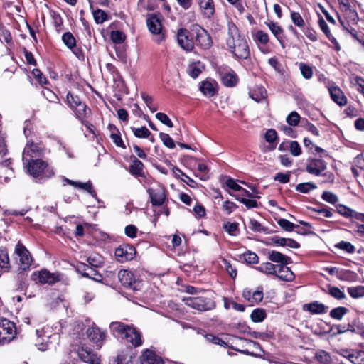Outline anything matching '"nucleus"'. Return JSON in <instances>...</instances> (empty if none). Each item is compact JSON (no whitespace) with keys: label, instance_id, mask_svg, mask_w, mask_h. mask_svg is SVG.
<instances>
[{"label":"nucleus","instance_id":"obj_1","mask_svg":"<svg viewBox=\"0 0 364 364\" xmlns=\"http://www.w3.org/2000/svg\"><path fill=\"white\" fill-rule=\"evenodd\" d=\"M228 27V50L238 59H247L250 56V50L246 39L240 35L238 28L233 23L229 22Z\"/></svg>","mask_w":364,"mask_h":364},{"label":"nucleus","instance_id":"obj_2","mask_svg":"<svg viewBox=\"0 0 364 364\" xmlns=\"http://www.w3.org/2000/svg\"><path fill=\"white\" fill-rule=\"evenodd\" d=\"M110 329L114 336L130 343L133 346H141V333L133 326H128L121 322H112Z\"/></svg>","mask_w":364,"mask_h":364},{"label":"nucleus","instance_id":"obj_3","mask_svg":"<svg viewBox=\"0 0 364 364\" xmlns=\"http://www.w3.org/2000/svg\"><path fill=\"white\" fill-rule=\"evenodd\" d=\"M327 168L326 163L321 159L309 158L306 162V171L312 175L322 176L326 178L324 182H333L334 176L330 172L323 173Z\"/></svg>","mask_w":364,"mask_h":364},{"label":"nucleus","instance_id":"obj_4","mask_svg":"<svg viewBox=\"0 0 364 364\" xmlns=\"http://www.w3.org/2000/svg\"><path fill=\"white\" fill-rule=\"evenodd\" d=\"M27 172L34 178L45 177L50 178L53 175V170L48 167L46 162L41 159L28 161L24 164Z\"/></svg>","mask_w":364,"mask_h":364},{"label":"nucleus","instance_id":"obj_5","mask_svg":"<svg viewBox=\"0 0 364 364\" xmlns=\"http://www.w3.org/2000/svg\"><path fill=\"white\" fill-rule=\"evenodd\" d=\"M16 335L14 323L6 319H0V345L11 342Z\"/></svg>","mask_w":364,"mask_h":364},{"label":"nucleus","instance_id":"obj_6","mask_svg":"<svg viewBox=\"0 0 364 364\" xmlns=\"http://www.w3.org/2000/svg\"><path fill=\"white\" fill-rule=\"evenodd\" d=\"M146 25L149 31L156 36V41L161 43L165 38L163 32L161 16L156 14H150L146 18Z\"/></svg>","mask_w":364,"mask_h":364},{"label":"nucleus","instance_id":"obj_7","mask_svg":"<svg viewBox=\"0 0 364 364\" xmlns=\"http://www.w3.org/2000/svg\"><path fill=\"white\" fill-rule=\"evenodd\" d=\"M33 280L38 284L52 285L60 281L61 274L58 272H50L47 269L34 272L32 274Z\"/></svg>","mask_w":364,"mask_h":364},{"label":"nucleus","instance_id":"obj_8","mask_svg":"<svg viewBox=\"0 0 364 364\" xmlns=\"http://www.w3.org/2000/svg\"><path fill=\"white\" fill-rule=\"evenodd\" d=\"M14 253L17 256L16 259L19 268L22 270L28 269L32 264L33 259L29 251L21 242L16 245Z\"/></svg>","mask_w":364,"mask_h":364},{"label":"nucleus","instance_id":"obj_9","mask_svg":"<svg viewBox=\"0 0 364 364\" xmlns=\"http://www.w3.org/2000/svg\"><path fill=\"white\" fill-rule=\"evenodd\" d=\"M183 300L185 304L188 306L200 311L210 310L215 306L214 303L211 299L202 296H189L184 298Z\"/></svg>","mask_w":364,"mask_h":364},{"label":"nucleus","instance_id":"obj_10","mask_svg":"<svg viewBox=\"0 0 364 364\" xmlns=\"http://www.w3.org/2000/svg\"><path fill=\"white\" fill-rule=\"evenodd\" d=\"M86 335L97 348L102 347L106 338L105 332L94 325L87 329Z\"/></svg>","mask_w":364,"mask_h":364},{"label":"nucleus","instance_id":"obj_11","mask_svg":"<svg viewBox=\"0 0 364 364\" xmlns=\"http://www.w3.org/2000/svg\"><path fill=\"white\" fill-rule=\"evenodd\" d=\"M79 358L84 363L89 364H100V357L95 353L88 347L82 345L77 350Z\"/></svg>","mask_w":364,"mask_h":364},{"label":"nucleus","instance_id":"obj_12","mask_svg":"<svg viewBox=\"0 0 364 364\" xmlns=\"http://www.w3.org/2000/svg\"><path fill=\"white\" fill-rule=\"evenodd\" d=\"M178 43L181 48L186 51H191L194 48V43L190 37L188 30L181 28L177 32Z\"/></svg>","mask_w":364,"mask_h":364},{"label":"nucleus","instance_id":"obj_13","mask_svg":"<svg viewBox=\"0 0 364 364\" xmlns=\"http://www.w3.org/2000/svg\"><path fill=\"white\" fill-rule=\"evenodd\" d=\"M196 41L198 46L203 49H208L212 45V39L208 32L201 27L196 28Z\"/></svg>","mask_w":364,"mask_h":364},{"label":"nucleus","instance_id":"obj_14","mask_svg":"<svg viewBox=\"0 0 364 364\" xmlns=\"http://www.w3.org/2000/svg\"><path fill=\"white\" fill-rule=\"evenodd\" d=\"M41 154V149L38 144L28 143L23 151L22 160L23 164H26L28 161L34 160L33 158L39 156Z\"/></svg>","mask_w":364,"mask_h":364},{"label":"nucleus","instance_id":"obj_15","mask_svg":"<svg viewBox=\"0 0 364 364\" xmlns=\"http://www.w3.org/2000/svg\"><path fill=\"white\" fill-rule=\"evenodd\" d=\"M135 254L134 249L128 245L120 246L115 250V257L120 262L132 259Z\"/></svg>","mask_w":364,"mask_h":364},{"label":"nucleus","instance_id":"obj_16","mask_svg":"<svg viewBox=\"0 0 364 364\" xmlns=\"http://www.w3.org/2000/svg\"><path fill=\"white\" fill-rule=\"evenodd\" d=\"M152 205H161L166 198L164 189L158 186L156 188H149L147 191Z\"/></svg>","mask_w":364,"mask_h":364},{"label":"nucleus","instance_id":"obj_17","mask_svg":"<svg viewBox=\"0 0 364 364\" xmlns=\"http://www.w3.org/2000/svg\"><path fill=\"white\" fill-rule=\"evenodd\" d=\"M218 83L213 80H205L200 82L199 90L206 97H210L217 93Z\"/></svg>","mask_w":364,"mask_h":364},{"label":"nucleus","instance_id":"obj_18","mask_svg":"<svg viewBox=\"0 0 364 364\" xmlns=\"http://www.w3.org/2000/svg\"><path fill=\"white\" fill-rule=\"evenodd\" d=\"M36 346L39 350L44 351L48 349L49 345L50 336L46 335L45 329L36 330Z\"/></svg>","mask_w":364,"mask_h":364},{"label":"nucleus","instance_id":"obj_19","mask_svg":"<svg viewBox=\"0 0 364 364\" xmlns=\"http://www.w3.org/2000/svg\"><path fill=\"white\" fill-rule=\"evenodd\" d=\"M198 5L203 16L211 18L215 14V4L213 0H198Z\"/></svg>","mask_w":364,"mask_h":364},{"label":"nucleus","instance_id":"obj_20","mask_svg":"<svg viewBox=\"0 0 364 364\" xmlns=\"http://www.w3.org/2000/svg\"><path fill=\"white\" fill-rule=\"evenodd\" d=\"M141 364H163V360L159 355L153 351L146 349L141 356Z\"/></svg>","mask_w":364,"mask_h":364},{"label":"nucleus","instance_id":"obj_21","mask_svg":"<svg viewBox=\"0 0 364 364\" xmlns=\"http://www.w3.org/2000/svg\"><path fill=\"white\" fill-rule=\"evenodd\" d=\"M331 99L340 106L347 104V98L338 87H331L328 89Z\"/></svg>","mask_w":364,"mask_h":364},{"label":"nucleus","instance_id":"obj_22","mask_svg":"<svg viewBox=\"0 0 364 364\" xmlns=\"http://www.w3.org/2000/svg\"><path fill=\"white\" fill-rule=\"evenodd\" d=\"M63 181L70 186H73L74 187H77V188H79L86 191L93 198H97L96 192L94 191V189L92 188V185L90 181H87L86 183H81V182L74 181L70 180L66 178H65L63 179Z\"/></svg>","mask_w":364,"mask_h":364},{"label":"nucleus","instance_id":"obj_23","mask_svg":"<svg viewBox=\"0 0 364 364\" xmlns=\"http://www.w3.org/2000/svg\"><path fill=\"white\" fill-rule=\"evenodd\" d=\"M286 265L287 264L278 265L275 275L281 280L290 282L294 279V274Z\"/></svg>","mask_w":364,"mask_h":364},{"label":"nucleus","instance_id":"obj_24","mask_svg":"<svg viewBox=\"0 0 364 364\" xmlns=\"http://www.w3.org/2000/svg\"><path fill=\"white\" fill-rule=\"evenodd\" d=\"M328 307L318 301H314L304 306V309L314 314H322L327 312Z\"/></svg>","mask_w":364,"mask_h":364},{"label":"nucleus","instance_id":"obj_25","mask_svg":"<svg viewBox=\"0 0 364 364\" xmlns=\"http://www.w3.org/2000/svg\"><path fill=\"white\" fill-rule=\"evenodd\" d=\"M267 258L273 262L278 263V265L288 264L291 262L290 257L274 250L268 252Z\"/></svg>","mask_w":364,"mask_h":364},{"label":"nucleus","instance_id":"obj_26","mask_svg":"<svg viewBox=\"0 0 364 364\" xmlns=\"http://www.w3.org/2000/svg\"><path fill=\"white\" fill-rule=\"evenodd\" d=\"M204 68L205 66L200 61H194L188 65L187 73L191 77L195 79L199 76Z\"/></svg>","mask_w":364,"mask_h":364},{"label":"nucleus","instance_id":"obj_27","mask_svg":"<svg viewBox=\"0 0 364 364\" xmlns=\"http://www.w3.org/2000/svg\"><path fill=\"white\" fill-rule=\"evenodd\" d=\"M118 278L121 284L126 287H131L134 281L133 274L125 269L118 272Z\"/></svg>","mask_w":364,"mask_h":364},{"label":"nucleus","instance_id":"obj_28","mask_svg":"<svg viewBox=\"0 0 364 364\" xmlns=\"http://www.w3.org/2000/svg\"><path fill=\"white\" fill-rule=\"evenodd\" d=\"M265 24L269 28V29L274 35V36L276 38V39L280 43H282V36L284 33L283 28L277 23H274L273 21L266 22Z\"/></svg>","mask_w":364,"mask_h":364},{"label":"nucleus","instance_id":"obj_29","mask_svg":"<svg viewBox=\"0 0 364 364\" xmlns=\"http://www.w3.org/2000/svg\"><path fill=\"white\" fill-rule=\"evenodd\" d=\"M221 79L223 83L227 87H233L238 81V77L236 73L232 70H230L222 74Z\"/></svg>","mask_w":364,"mask_h":364},{"label":"nucleus","instance_id":"obj_30","mask_svg":"<svg viewBox=\"0 0 364 364\" xmlns=\"http://www.w3.org/2000/svg\"><path fill=\"white\" fill-rule=\"evenodd\" d=\"M250 95L255 101L260 102L266 98L267 91L264 87L257 86L250 92Z\"/></svg>","mask_w":364,"mask_h":364},{"label":"nucleus","instance_id":"obj_31","mask_svg":"<svg viewBox=\"0 0 364 364\" xmlns=\"http://www.w3.org/2000/svg\"><path fill=\"white\" fill-rule=\"evenodd\" d=\"M336 207L338 213L343 216L348 218H357V213L350 208L342 204L337 205Z\"/></svg>","mask_w":364,"mask_h":364},{"label":"nucleus","instance_id":"obj_32","mask_svg":"<svg viewBox=\"0 0 364 364\" xmlns=\"http://www.w3.org/2000/svg\"><path fill=\"white\" fill-rule=\"evenodd\" d=\"M277 268L278 265L273 264L271 262H264L256 267V269L264 274L275 275Z\"/></svg>","mask_w":364,"mask_h":364},{"label":"nucleus","instance_id":"obj_33","mask_svg":"<svg viewBox=\"0 0 364 364\" xmlns=\"http://www.w3.org/2000/svg\"><path fill=\"white\" fill-rule=\"evenodd\" d=\"M0 268L4 271H8L10 268L8 252L3 247H0Z\"/></svg>","mask_w":364,"mask_h":364},{"label":"nucleus","instance_id":"obj_34","mask_svg":"<svg viewBox=\"0 0 364 364\" xmlns=\"http://www.w3.org/2000/svg\"><path fill=\"white\" fill-rule=\"evenodd\" d=\"M73 110L75 112L76 117L80 119L82 123H85L83 119L90 113V109L82 102L74 108Z\"/></svg>","mask_w":364,"mask_h":364},{"label":"nucleus","instance_id":"obj_35","mask_svg":"<svg viewBox=\"0 0 364 364\" xmlns=\"http://www.w3.org/2000/svg\"><path fill=\"white\" fill-rule=\"evenodd\" d=\"M253 38L257 44L264 46L267 45L269 41L268 34L261 30L257 31L253 35Z\"/></svg>","mask_w":364,"mask_h":364},{"label":"nucleus","instance_id":"obj_36","mask_svg":"<svg viewBox=\"0 0 364 364\" xmlns=\"http://www.w3.org/2000/svg\"><path fill=\"white\" fill-rule=\"evenodd\" d=\"M144 164L139 160L134 159L130 166L129 171L134 176H141Z\"/></svg>","mask_w":364,"mask_h":364},{"label":"nucleus","instance_id":"obj_37","mask_svg":"<svg viewBox=\"0 0 364 364\" xmlns=\"http://www.w3.org/2000/svg\"><path fill=\"white\" fill-rule=\"evenodd\" d=\"M223 229L231 236H236L240 232L237 223H225L223 224Z\"/></svg>","mask_w":364,"mask_h":364},{"label":"nucleus","instance_id":"obj_38","mask_svg":"<svg viewBox=\"0 0 364 364\" xmlns=\"http://www.w3.org/2000/svg\"><path fill=\"white\" fill-rule=\"evenodd\" d=\"M335 247L349 254L354 253L355 250V246L347 241H341L336 243Z\"/></svg>","mask_w":364,"mask_h":364},{"label":"nucleus","instance_id":"obj_39","mask_svg":"<svg viewBox=\"0 0 364 364\" xmlns=\"http://www.w3.org/2000/svg\"><path fill=\"white\" fill-rule=\"evenodd\" d=\"M347 291L351 297L358 299L364 296V286L348 287Z\"/></svg>","mask_w":364,"mask_h":364},{"label":"nucleus","instance_id":"obj_40","mask_svg":"<svg viewBox=\"0 0 364 364\" xmlns=\"http://www.w3.org/2000/svg\"><path fill=\"white\" fill-rule=\"evenodd\" d=\"M134 135L137 138H149L151 136L150 131L146 127H141L139 128L132 127L131 128Z\"/></svg>","mask_w":364,"mask_h":364},{"label":"nucleus","instance_id":"obj_41","mask_svg":"<svg viewBox=\"0 0 364 364\" xmlns=\"http://www.w3.org/2000/svg\"><path fill=\"white\" fill-rule=\"evenodd\" d=\"M316 185L312 182L299 183L296 186V190L302 193H308L311 191L316 189Z\"/></svg>","mask_w":364,"mask_h":364},{"label":"nucleus","instance_id":"obj_42","mask_svg":"<svg viewBox=\"0 0 364 364\" xmlns=\"http://www.w3.org/2000/svg\"><path fill=\"white\" fill-rule=\"evenodd\" d=\"M62 41L69 49H73L75 46V38L70 32H66L63 35Z\"/></svg>","mask_w":364,"mask_h":364},{"label":"nucleus","instance_id":"obj_43","mask_svg":"<svg viewBox=\"0 0 364 364\" xmlns=\"http://www.w3.org/2000/svg\"><path fill=\"white\" fill-rule=\"evenodd\" d=\"M348 312V309L343 306L333 309L330 312V316L333 318L341 320Z\"/></svg>","mask_w":364,"mask_h":364},{"label":"nucleus","instance_id":"obj_44","mask_svg":"<svg viewBox=\"0 0 364 364\" xmlns=\"http://www.w3.org/2000/svg\"><path fill=\"white\" fill-rule=\"evenodd\" d=\"M251 319L255 323L262 322L266 317V313L263 309H255L251 314Z\"/></svg>","mask_w":364,"mask_h":364},{"label":"nucleus","instance_id":"obj_45","mask_svg":"<svg viewBox=\"0 0 364 364\" xmlns=\"http://www.w3.org/2000/svg\"><path fill=\"white\" fill-rule=\"evenodd\" d=\"M299 69H300V71H301V73L302 75V76L305 78V79H311L313 76V69L311 66L304 63H299Z\"/></svg>","mask_w":364,"mask_h":364},{"label":"nucleus","instance_id":"obj_46","mask_svg":"<svg viewBox=\"0 0 364 364\" xmlns=\"http://www.w3.org/2000/svg\"><path fill=\"white\" fill-rule=\"evenodd\" d=\"M237 208V205L230 200H225L222 205V209L226 215H230Z\"/></svg>","mask_w":364,"mask_h":364},{"label":"nucleus","instance_id":"obj_47","mask_svg":"<svg viewBox=\"0 0 364 364\" xmlns=\"http://www.w3.org/2000/svg\"><path fill=\"white\" fill-rule=\"evenodd\" d=\"M205 338L210 343L219 345L220 346L227 347L228 344L224 341L221 340L219 337L214 336L213 334H206Z\"/></svg>","mask_w":364,"mask_h":364},{"label":"nucleus","instance_id":"obj_48","mask_svg":"<svg viewBox=\"0 0 364 364\" xmlns=\"http://www.w3.org/2000/svg\"><path fill=\"white\" fill-rule=\"evenodd\" d=\"M321 198L323 200L333 205L338 201V196L331 191H324L322 193Z\"/></svg>","mask_w":364,"mask_h":364},{"label":"nucleus","instance_id":"obj_49","mask_svg":"<svg viewBox=\"0 0 364 364\" xmlns=\"http://www.w3.org/2000/svg\"><path fill=\"white\" fill-rule=\"evenodd\" d=\"M159 137L161 140L163 141V144L170 149H173L175 147V143L171 137L168 134L160 133Z\"/></svg>","mask_w":364,"mask_h":364},{"label":"nucleus","instance_id":"obj_50","mask_svg":"<svg viewBox=\"0 0 364 364\" xmlns=\"http://www.w3.org/2000/svg\"><path fill=\"white\" fill-rule=\"evenodd\" d=\"M286 120L289 125L294 127L299 124V120H300V116L296 112L294 111V112H291L287 116Z\"/></svg>","mask_w":364,"mask_h":364},{"label":"nucleus","instance_id":"obj_51","mask_svg":"<svg viewBox=\"0 0 364 364\" xmlns=\"http://www.w3.org/2000/svg\"><path fill=\"white\" fill-rule=\"evenodd\" d=\"M328 294L337 299H343L345 298V294L336 287H329Z\"/></svg>","mask_w":364,"mask_h":364},{"label":"nucleus","instance_id":"obj_52","mask_svg":"<svg viewBox=\"0 0 364 364\" xmlns=\"http://www.w3.org/2000/svg\"><path fill=\"white\" fill-rule=\"evenodd\" d=\"M291 19L294 25L301 28L304 26V21L299 13L293 11L291 13Z\"/></svg>","mask_w":364,"mask_h":364},{"label":"nucleus","instance_id":"obj_53","mask_svg":"<svg viewBox=\"0 0 364 364\" xmlns=\"http://www.w3.org/2000/svg\"><path fill=\"white\" fill-rule=\"evenodd\" d=\"M93 16L97 23H102L107 20V14L101 9H97L94 11Z\"/></svg>","mask_w":364,"mask_h":364},{"label":"nucleus","instance_id":"obj_54","mask_svg":"<svg viewBox=\"0 0 364 364\" xmlns=\"http://www.w3.org/2000/svg\"><path fill=\"white\" fill-rule=\"evenodd\" d=\"M235 199L242 204H244L248 208H252L257 207V202L255 200L247 199L245 198H241L237 196H234Z\"/></svg>","mask_w":364,"mask_h":364},{"label":"nucleus","instance_id":"obj_55","mask_svg":"<svg viewBox=\"0 0 364 364\" xmlns=\"http://www.w3.org/2000/svg\"><path fill=\"white\" fill-rule=\"evenodd\" d=\"M278 224L281 228L287 231H292L294 228L297 227V225H294L287 219H279L278 220Z\"/></svg>","mask_w":364,"mask_h":364},{"label":"nucleus","instance_id":"obj_56","mask_svg":"<svg viewBox=\"0 0 364 364\" xmlns=\"http://www.w3.org/2000/svg\"><path fill=\"white\" fill-rule=\"evenodd\" d=\"M110 36L112 41L115 43H122L125 39V36L119 31H112Z\"/></svg>","mask_w":364,"mask_h":364},{"label":"nucleus","instance_id":"obj_57","mask_svg":"<svg viewBox=\"0 0 364 364\" xmlns=\"http://www.w3.org/2000/svg\"><path fill=\"white\" fill-rule=\"evenodd\" d=\"M244 259L247 263L249 264H257L258 263V256L257 254L252 252H247L243 255Z\"/></svg>","mask_w":364,"mask_h":364},{"label":"nucleus","instance_id":"obj_58","mask_svg":"<svg viewBox=\"0 0 364 364\" xmlns=\"http://www.w3.org/2000/svg\"><path fill=\"white\" fill-rule=\"evenodd\" d=\"M156 118L160 121L162 124L168 126V127H173V124L169 117L164 113L159 112L156 114Z\"/></svg>","mask_w":364,"mask_h":364},{"label":"nucleus","instance_id":"obj_59","mask_svg":"<svg viewBox=\"0 0 364 364\" xmlns=\"http://www.w3.org/2000/svg\"><path fill=\"white\" fill-rule=\"evenodd\" d=\"M67 100L68 102L71 107V109L75 108L78 105H80L82 102L77 96H73L70 92L67 95Z\"/></svg>","mask_w":364,"mask_h":364},{"label":"nucleus","instance_id":"obj_60","mask_svg":"<svg viewBox=\"0 0 364 364\" xmlns=\"http://www.w3.org/2000/svg\"><path fill=\"white\" fill-rule=\"evenodd\" d=\"M289 150L291 154L294 156H299L301 154V146L296 141L290 142Z\"/></svg>","mask_w":364,"mask_h":364},{"label":"nucleus","instance_id":"obj_61","mask_svg":"<svg viewBox=\"0 0 364 364\" xmlns=\"http://www.w3.org/2000/svg\"><path fill=\"white\" fill-rule=\"evenodd\" d=\"M223 267L228 272L229 275L235 279L237 276L236 269L231 265V264L225 259H223Z\"/></svg>","mask_w":364,"mask_h":364},{"label":"nucleus","instance_id":"obj_62","mask_svg":"<svg viewBox=\"0 0 364 364\" xmlns=\"http://www.w3.org/2000/svg\"><path fill=\"white\" fill-rule=\"evenodd\" d=\"M316 358L321 363H328L331 360L330 355L325 351L321 350L316 353Z\"/></svg>","mask_w":364,"mask_h":364},{"label":"nucleus","instance_id":"obj_63","mask_svg":"<svg viewBox=\"0 0 364 364\" xmlns=\"http://www.w3.org/2000/svg\"><path fill=\"white\" fill-rule=\"evenodd\" d=\"M264 137L268 143L273 144L277 139V132L273 129H269L266 132Z\"/></svg>","mask_w":364,"mask_h":364},{"label":"nucleus","instance_id":"obj_64","mask_svg":"<svg viewBox=\"0 0 364 364\" xmlns=\"http://www.w3.org/2000/svg\"><path fill=\"white\" fill-rule=\"evenodd\" d=\"M249 228L255 232H264L265 228L256 220L251 219L250 220Z\"/></svg>","mask_w":364,"mask_h":364}]
</instances>
